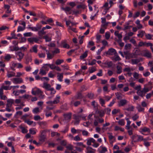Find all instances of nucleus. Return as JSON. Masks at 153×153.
Returning <instances> with one entry per match:
<instances>
[{
  "label": "nucleus",
  "mask_w": 153,
  "mask_h": 153,
  "mask_svg": "<svg viewBox=\"0 0 153 153\" xmlns=\"http://www.w3.org/2000/svg\"><path fill=\"white\" fill-rule=\"evenodd\" d=\"M45 65H48L49 66L50 68L51 69H55V67L56 66H55L54 64H46Z\"/></svg>",
  "instance_id": "51"
},
{
  "label": "nucleus",
  "mask_w": 153,
  "mask_h": 153,
  "mask_svg": "<svg viewBox=\"0 0 153 153\" xmlns=\"http://www.w3.org/2000/svg\"><path fill=\"white\" fill-rule=\"evenodd\" d=\"M114 35L115 36L117 37L118 38V39L117 41H122V36L121 34L119 33V31H115L114 32Z\"/></svg>",
  "instance_id": "6"
},
{
  "label": "nucleus",
  "mask_w": 153,
  "mask_h": 153,
  "mask_svg": "<svg viewBox=\"0 0 153 153\" xmlns=\"http://www.w3.org/2000/svg\"><path fill=\"white\" fill-rule=\"evenodd\" d=\"M131 47V45L130 44H126L125 46V49L127 50L130 49Z\"/></svg>",
  "instance_id": "43"
},
{
  "label": "nucleus",
  "mask_w": 153,
  "mask_h": 153,
  "mask_svg": "<svg viewBox=\"0 0 153 153\" xmlns=\"http://www.w3.org/2000/svg\"><path fill=\"white\" fill-rule=\"evenodd\" d=\"M116 68L117 70V74H120L122 72L121 70L122 69V67H121L120 66L117 65Z\"/></svg>",
  "instance_id": "26"
},
{
  "label": "nucleus",
  "mask_w": 153,
  "mask_h": 153,
  "mask_svg": "<svg viewBox=\"0 0 153 153\" xmlns=\"http://www.w3.org/2000/svg\"><path fill=\"white\" fill-rule=\"evenodd\" d=\"M46 33L44 31H43L41 30L38 32V34L39 36V39H42L43 38V35L46 34Z\"/></svg>",
  "instance_id": "12"
},
{
  "label": "nucleus",
  "mask_w": 153,
  "mask_h": 153,
  "mask_svg": "<svg viewBox=\"0 0 153 153\" xmlns=\"http://www.w3.org/2000/svg\"><path fill=\"white\" fill-rule=\"evenodd\" d=\"M140 60L138 59H132L131 60V62L133 64H137L140 62Z\"/></svg>",
  "instance_id": "21"
},
{
  "label": "nucleus",
  "mask_w": 153,
  "mask_h": 153,
  "mask_svg": "<svg viewBox=\"0 0 153 153\" xmlns=\"http://www.w3.org/2000/svg\"><path fill=\"white\" fill-rule=\"evenodd\" d=\"M45 112H46L45 116L46 117H48L51 116L52 113L51 111L48 112L46 110H45Z\"/></svg>",
  "instance_id": "41"
},
{
  "label": "nucleus",
  "mask_w": 153,
  "mask_h": 153,
  "mask_svg": "<svg viewBox=\"0 0 153 153\" xmlns=\"http://www.w3.org/2000/svg\"><path fill=\"white\" fill-rule=\"evenodd\" d=\"M120 111V109H114L112 111V114H115Z\"/></svg>",
  "instance_id": "53"
},
{
  "label": "nucleus",
  "mask_w": 153,
  "mask_h": 153,
  "mask_svg": "<svg viewBox=\"0 0 153 153\" xmlns=\"http://www.w3.org/2000/svg\"><path fill=\"white\" fill-rule=\"evenodd\" d=\"M86 149L87 153H94V152L93 151V149L92 148L88 146L87 148Z\"/></svg>",
  "instance_id": "25"
},
{
  "label": "nucleus",
  "mask_w": 153,
  "mask_h": 153,
  "mask_svg": "<svg viewBox=\"0 0 153 153\" xmlns=\"http://www.w3.org/2000/svg\"><path fill=\"white\" fill-rule=\"evenodd\" d=\"M139 74L135 72L133 74L134 78L136 79H138L139 78Z\"/></svg>",
  "instance_id": "57"
},
{
  "label": "nucleus",
  "mask_w": 153,
  "mask_h": 153,
  "mask_svg": "<svg viewBox=\"0 0 153 153\" xmlns=\"http://www.w3.org/2000/svg\"><path fill=\"white\" fill-rule=\"evenodd\" d=\"M98 113L99 114L100 117H102L104 115L105 112L103 110L99 111H98Z\"/></svg>",
  "instance_id": "33"
},
{
  "label": "nucleus",
  "mask_w": 153,
  "mask_h": 153,
  "mask_svg": "<svg viewBox=\"0 0 153 153\" xmlns=\"http://www.w3.org/2000/svg\"><path fill=\"white\" fill-rule=\"evenodd\" d=\"M25 122L27 123L29 125H31L33 123V122L32 121H30L29 120H25Z\"/></svg>",
  "instance_id": "60"
},
{
  "label": "nucleus",
  "mask_w": 153,
  "mask_h": 153,
  "mask_svg": "<svg viewBox=\"0 0 153 153\" xmlns=\"http://www.w3.org/2000/svg\"><path fill=\"white\" fill-rule=\"evenodd\" d=\"M60 98V96H57L55 98V99L53 101V103L54 104H56L59 102V99Z\"/></svg>",
  "instance_id": "30"
},
{
  "label": "nucleus",
  "mask_w": 153,
  "mask_h": 153,
  "mask_svg": "<svg viewBox=\"0 0 153 153\" xmlns=\"http://www.w3.org/2000/svg\"><path fill=\"white\" fill-rule=\"evenodd\" d=\"M62 9L64 10L66 13H67V12H69V14L71 13V9L69 7H66L65 8L62 7Z\"/></svg>",
  "instance_id": "13"
},
{
  "label": "nucleus",
  "mask_w": 153,
  "mask_h": 153,
  "mask_svg": "<svg viewBox=\"0 0 153 153\" xmlns=\"http://www.w3.org/2000/svg\"><path fill=\"white\" fill-rule=\"evenodd\" d=\"M86 6L85 4L81 3L80 4L78 5L77 6V8L78 9L82 8L83 9H85L86 8Z\"/></svg>",
  "instance_id": "23"
},
{
  "label": "nucleus",
  "mask_w": 153,
  "mask_h": 153,
  "mask_svg": "<svg viewBox=\"0 0 153 153\" xmlns=\"http://www.w3.org/2000/svg\"><path fill=\"white\" fill-rule=\"evenodd\" d=\"M88 55V51H85L84 53L80 56V59H83L86 58Z\"/></svg>",
  "instance_id": "20"
},
{
  "label": "nucleus",
  "mask_w": 153,
  "mask_h": 153,
  "mask_svg": "<svg viewBox=\"0 0 153 153\" xmlns=\"http://www.w3.org/2000/svg\"><path fill=\"white\" fill-rule=\"evenodd\" d=\"M96 60L94 59L91 62H89L88 63V65H93L96 64Z\"/></svg>",
  "instance_id": "45"
},
{
  "label": "nucleus",
  "mask_w": 153,
  "mask_h": 153,
  "mask_svg": "<svg viewBox=\"0 0 153 153\" xmlns=\"http://www.w3.org/2000/svg\"><path fill=\"white\" fill-rule=\"evenodd\" d=\"M7 76L8 78L15 76V73L13 72H12L11 73L8 72L7 73Z\"/></svg>",
  "instance_id": "24"
},
{
  "label": "nucleus",
  "mask_w": 153,
  "mask_h": 153,
  "mask_svg": "<svg viewBox=\"0 0 153 153\" xmlns=\"http://www.w3.org/2000/svg\"><path fill=\"white\" fill-rule=\"evenodd\" d=\"M25 28V27H23L21 26H19L18 28L17 32L23 31Z\"/></svg>",
  "instance_id": "54"
},
{
  "label": "nucleus",
  "mask_w": 153,
  "mask_h": 153,
  "mask_svg": "<svg viewBox=\"0 0 153 153\" xmlns=\"http://www.w3.org/2000/svg\"><path fill=\"white\" fill-rule=\"evenodd\" d=\"M100 102L102 106H103L105 104V101L102 98H100Z\"/></svg>",
  "instance_id": "63"
},
{
  "label": "nucleus",
  "mask_w": 153,
  "mask_h": 153,
  "mask_svg": "<svg viewBox=\"0 0 153 153\" xmlns=\"http://www.w3.org/2000/svg\"><path fill=\"white\" fill-rule=\"evenodd\" d=\"M138 142L143 140L144 141H146V140L145 139H143V136L138 135Z\"/></svg>",
  "instance_id": "32"
},
{
  "label": "nucleus",
  "mask_w": 153,
  "mask_h": 153,
  "mask_svg": "<svg viewBox=\"0 0 153 153\" xmlns=\"http://www.w3.org/2000/svg\"><path fill=\"white\" fill-rule=\"evenodd\" d=\"M96 71V68L95 67H92L89 71V73H92Z\"/></svg>",
  "instance_id": "50"
},
{
  "label": "nucleus",
  "mask_w": 153,
  "mask_h": 153,
  "mask_svg": "<svg viewBox=\"0 0 153 153\" xmlns=\"http://www.w3.org/2000/svg\"><path fill=\"white\" fill-rule=\"evenodd\" d=\"M118 123L121 126H124L125 125V121L124 119H122L120 120Z\"/></svg>",
  "instance_id": "40"
},
{
  "label": "nucleus",
  "mask_w": 153,
  "mask_h": 153,
  "mask_svg": "<svg viewBox=\"0 0 153 153\" xmlns=\"http://www.w3.org/2000/svg\"><path fill=\"white\" fill-rule=\"evenodd\" d=\"M73 116L74 117V119L76 120H79V119L81 117L80 116L76 114H74Z\"/></svg>",
  "instance_id": "46"
},
{
  "label": "nucleus",
  "mask_w": 153,
  "mask_h": 153,
  "mask_svg": "<svg viewBox=\"0 0 153 153\" xmlns=\"http://www.w3.org/2000/svg\"><path fill=\"white\" fill-rule=\"evenodd\" d=\"M14 103V100L12 99H9L7 100V103L6 105V106L7 107H11L12 104Z\"/></svg>",
  "instance_id": "4"
},
{
  "label": "nucleus",
  "mask_w": 153,
  "mask_h": 153,
  "mask_svg": "<svg viewBox=\"0 0 153 153\" xmlns=\"http://www.w3.org/2000/svg\"><path fill=\"white\" fill-rule=\"evenodd\" d=\"M16 54L19 57H21V58H23L24 55V53L21 52H18L16 53Z\"/></svg>",
  "instance_id": "35"
},
{
  "label": "nucleus",
  "mask_w": 153,
  "mask_h": 153,
  "mask_svg": "<svg viewBox=\"0 0 153 153\" xmlns=\"http://www.w3.org/2000/svg\"><path fill=\"white\" fill-rule=\"evenodd\" d=\"M137 93L139 96L141 97H143L145 95V94L144 93L142 90H139L138 91H137Z\"/></svg>",
  "instance_id": "15"
},
{
  "label": "nucleus",
  "mask_w": 153,
  "mask_h": 153,
  "mask_svg": "<svg viewBox=\"0 0 153 153\" xmlns=\"http://www.w3.org/2000/svg\"><path fill=\"white\" fill-rule=\"evenodd\" d=\"M4 8L5 9H7L6 13H10L11 12V10L10 9V6L9 5H4Z\"/></svg>",
  "instance_id": "14"
},
{
  "label": "nucleus",
  "mask_w": 153,
  "mask_h": 153,
  "mask_svg": "<svg viewBox=\"0 0 153 153\" xmlns=\"http://www.w3.org/2000/svg\"><path fill=\"white\" fill-rule=\"evenodd\" d=\"M47 130H42L40 131L41 135L40 137L39 140L43 142L45 141V133L47 131Z\"/></svg>",
  "instance_id": "1"
},
{
  "label": "nucleus",
  "mask_w": 153,
  "mask_h": 153,
  "mask_svg": "<svg viewBox=\"0 0 153 153\" xmlns=\"http://www.w3.org/2000/svg\"><path fill=\"white\" fill-rule=\"evenodd\" d=\"M71 93V91H65L62 93V94L64 96L65 95H69Z\"/></svg>",
  "instance_id": "47"
},
{
  "label": "nucleus",
  "mask_w": 153,
  "mask_h": 153,
  "mask_svg": "<svg viewBox=\"0 0 153 153\" xmlns=\"http://www.w3.org/2000/svg\"><path fill=\"white\" fill-rule=\"evenodd\" d=\"M32 59L30 57H28L26 59V61L25 62V63L26 64H28L29 62H31V61Z\"/></svg>",
  "instance_id": "58"
},
{
  "label": "nucleus",
  "mask_w": 153,
  "mask_h": 153,
  "mask_svg": "<svg viewBox=\"0 0 153 153\" xmlns=\"http://www.w3.org/2000/svg\"><path fill=\"white\" fill-rule=\"evenodd\" d=\"M115 56H116L115 58H112V60H115V61H120L121 60L120 58L118 55H117V53L116 54V55Z\"/></svg>",
  "instance_id": "29"
},
{
  "label": "nucleus",
  "mask_w": 153,
  "mask_h": 153,
  "mask_svg": "<svg viewBox=\"0 0 153 153\" xmlns=\"http://www.w3.org/2000/svg\"><path fill=\"white\" fill-rule=\"evenodd\" d=\"M66 148L72 151L73 149V146L71 144H69L67 146Z\"/></svg>",
  "instance_id": "56"
},
{
  "label": "nucleus",
  "mask_w": 153,
  "mask_h": 153,
  "mask_svg": "<svg viewBox=\"0 0 153 153\" xmlns=\"http://www.w3.org/2000/svg\"><path fill=\"white\" fill-rule=\"evenodd\" d=\"M20 128L22 129V132L23 133H26L27 132V130L23 127H20Z\"/></svg>",
  "instance_id": "44"
},
{
  "label": "nucleus",
  "mask_w": 153,
  "mask_h": 153,
  "mask_svg": "<svg viewBox=\"0 0 153 153\" xmlns=\"http://www.w3.org/2000/svg\"><path fill=\"white\" fill-rule=\"evenodd\" d=\"M107 149L106 147H102V150L100 152V153H105V152L107 151Z\"/></svg>",
  "instance_id": "64"
},
{
  "label": "nucleus",
  "mask_w": 153,
  "mask_h": 153,
  "mask_svg": "<svg viewBox=\"0 0 153 153\" xmlns=\"http://www.w3.org/2000/svg\"><path fill=\"white\" fill-rule=\"evenodd\" d=\"M13 82L16 84L21 83L23 82V80L21 78H15L13 79Z\"/></svg>",
  "instance_id": "5"
},
{
  "label": "nucleus",
  "mask_w": 153,
  "mask_h": 153,
  "mask_svg": "<svg viewBox=\"0 0 153 153\" xmlns=\"http://www.w3.org/2000/svg\"><path fill=\"white\" fill-rule=\"evenodd\" d=\"M28 41L30 43H33V42H37L39 41V39L36 38H29L27 39Z\"/></svg>",
  "instance_id": "8"
},
{
  "label": "nucleus",
  "mask_w": 153,
  "mask_h": 153,
  "mask_svg": "<svg viewBox=\"0 0 153 153\" xmlns=\"http://www.w3.org/2000/svg\"><path fill=\"white\" fill-rule=\"evenodd\" d=\"M34 119L35 120L37 121L39 120H42V118L39 115L35 116L34 117Z\"/></svg>",
  "instance_id": "42"
},
{
  "label": "nucleus",
  "mask_w": 153,
  "mask_h": 153,
  "mask_svg": "<svg viewBox=\"0 0 153 153\" xmlns=\"http://www.w3.org/2000/svg\"><path fill=\"white\" fill-rule=\"evenodd\" d=\"M137 49L135 50L134 53H133V56H132V58H136L137 56L139 55V53H138L139 51L137 49V48H136Z\"/></svg>",
  "instance_id": "27"
},
{
  "label": "nucleus",
  "mask_w": 153,
  "mask_h": 153,
  "mask_svg": "<svg viewBox=\"0 0 153 153\" xmlns=\"http://www.w3.org/2000/svg\"><path fill=\"white\" fill-rule=\"evenodd\" d=\"M134 109V106H132L128 108H126L125 109L127 111H133Z\"/></svg>",
  "instance_id": "59"
},
{
  "label": "nucleus",
  "mask_w": 153,
  "mask_h": 153,
  "mask_svg": "<svg viewBox=\"0 0 153 153\" xmlns=\"http://www.w3.org/2000/svg\"><path fill=\"white\" fill-rule=\"evenodd\" d=\"M11 35L12 37H13L14 39H17L18 38L16 36V34L15 33V30H13L11 33Z\"/></svg>",
  "instance_id": "37"
},
{
  "label": "nucleus",
  "mask_w": 153,
  "mask_h": 153,
  "mask_svg": "<svg viewBox=\"0 0 153 153\" xmlns=\"http://www.w3.org/2000/svg\"><path fill=\"white\" fill-rule=\"evenodd\" d=\"M138 135L134 134L131 137L132 140V142H138Z\"/></svg>",
  "instance_id": "11"
},
{
  "label": "nucleus",
  "mask_w": 153,
  "mask_h": 153,
  "mask_svg": "<svg viewBox=\"0 0 153 153\" xmlns=\"http://www.w3.org/2000/svg\"><path fill=\"white\" fill-rule=\"evenodd\" d=\"M38 55L40 58H44L45 56V53H39Z\"/></svg>",
  "instance_id": "61"
},
{
  "label": "nucleus",
  "mask_w": 153,
  "mask_h": 153,
  "mask_svg": "<svg viewBox=\"0 0 153 153\" xmlns=\"http://www.w3.org/2000/svg\"><path fill=\"white\" fill-rule=\"evenodd\" d=\"M130 42L133 44L135 46H137L136 41L135 39H131L130 40Z\"/></svg>",
  "instance_id": "62"
},
{
  "label": "nucleus",
  "mask_w": 153,
  "mask_h": 153,
  "mask_svg": "<svg viewBox=\"0 0 153 153\" xmlns=\"http://www.w3.org/2000/svg\"><path fill=\"white\" fill-rule=\"evenodd\" d=\"M43 38L45 39L46 42H50L51 40V39L50 37H49L47 35H45L43 37Z\"/></svg>",
  "instance_id": "28"
},
{
  "label": "nucleus",
  "mask_w": 153,
  "mask_h": 153,
  "mask_svg": "<svg viewBox=\"0 0 153 153\" xmlns=\"http://www.w3.org/2000/svg\"><path fill=\"white\" fill-rule=\"evenodd\" d=\"M127 102V101L126 100H121L118 103V105L119 106H123L126 105Z\"/></svg>",
  "instance_id": "9"
},
{
  "label": "nucleus",
  "mask_w": 153,
  "mask_h": 153,
  "mask_svg": "<svg viewBox=\"0 0 153 153\" xmlns=\"http://www.w3.org/2000/svg\"><path fill=\"white\" fill-rule=\"evenodd\" d=\"M47 57L48 59H52L53 56V55L50 53L49 52L47 53Z\"/></svg>",
  "instance_id": "48"
},
{
  "label": "nucleus",
  "mask_w": 153,
  "mask_h": 153,
  "mask_svg": "<svg viewBox=\"0 0 153 153\" xmlns=\"http://www.w3.org/2000/svg\"><path fill=\"white\" fill-rule=\"evenodd\" d=\"M11 88H9V86H2L1 88H0V89H2L3 92V89L7 90L8 89H10Z\"/></svg>",
  "instance_id": "36"
},
{
  "label": "nucleus",
  "mask_w": 153,
  "mask_h": 153,
  "mask_svg": "<svg viewBox=\"0 0 153 153\" xmlns=\"http://www.w3.org/2000/svg\"><path fill=\"white\" fill-rule=\"evenodd\" d=\"M63 116L64 117L65 120L69 121L71 118V113H70L67 114H64Z\"/></svg>",
  "instance_id": "3"
},
{
  "label": "nucleus",
  "mask_w": 153,
  "mask_h": 153,
  "mask_svg": "<svg viewBox=\"0 0 153 153\" xmlns=\"http://www.w3.org/2000/svg\"><path fill=\"white\" fill-rule=\"evenodd\" d=\"M38 124L40 126L45 127L47 125V123L45 121H40L38 123Z\"/></svg>",
  "instance_id": "19"
},
{
  "label": "nucleus",
  "mask_w": 153,
  "mask_h": 153,
  "mask_svg": "<svg viewBox=\"0 0 153 153\" xmlns=\"http://www.w3.org/2000/svg\"><path fill=\"white\" fill-rule=\"evenodd\" d=\"M83 97L82 94L80 92H78L77 93V95L75 97L76 100L81 99L83 98Z\"/></svg>",
  "instance_id": "17"
},
{
  "label": "nucleus",
  "mask_w": 153,
  "mask_h": 153,
  "mask_svg": "<svg viewBox=\"0 0 153 153\" xmlns=\"http://www.w3.org/2000/svg\"><path fill=\"white\" fill-rule=\"evenodd\" d=\"M106 55H116V54H117L116 50L114 48H111L109 49L108 51L105 52Z\"/></svg>",
  "instance_id": "2"
},
{
  "label": "nucleus",
  "mask_w": 153,
  "mask_h": 153,
  "mask_svg": "<svg viewBox=\"0 0 153 153\" xmlns=\"http://www.w3.org/2000/svg\"><path fill=\"white\" fill-rule=\"evenodd\" d=\"M3 92L2 89H0V97L1 99L5 100L7 97L5 95H3Z\"/></svg>",
  "instance_id": "16"
},
{
  "label": "nucleus",
  "mask_w": 153,
  "mask_h": 153,
  "mask_svg": "<svg viewBox=\"0 0 153 153\" xmlns=\"http://www.w3.org/2000/svg\"><path fill=\"white\" fill-rule=\"evenodd\" d=\"M87 96L88 98L90 99H92L94 96V94L91 93H88Z\"/></svg>",
  "instance_id": "39"
},
{
  "label": "nucleus",
  "mask_w": 153,
  "mask_h": 153,
  "mask_svg": "<svg viewBox=\"0 0 153 153\" xmlns=\"http://www.w3.org/2000/svg\"><path fill=\"white\" fill-rule=\"evenodd\" d=\"M58 74H59V75H58L57 76V77H58V80L62 82V79L63 78V73H62L60 74L59 73H58Z\"/></svg>",
  "instance_id": "18"
},
{
  "label": "nucleus",
  "mask_w": 153,
  "mask_h": 153,
  "mask_svg": "<svg viewBox=\"0 0 153 153\" xmlns=\"http://www.w3.org/2000/svg\"><path fill=\"white\" fill-rule=\"evenodd\" d=\"M33 113L37 114L39 112V108H36L33 110Z\"/></svg>",
  "instance_id": "52"
},
{
  "label": "nucleus",
  "mask_w": 153,
  "mask_h": 153,
  "mask_svg": "<svg viewBox=\"0 0 153 153\" xmlns=\"http://www.w3.org/2000/svg\"><path fill=\"white\" fill-rule=\"evenodd\" d=\"M144 56L149 58H151L152 56V54L149 51L146 50L145 51Z\"/></svg>",
  "instance_id": "10"
},
{
  "label": "nucleus",
  "mask_w": 153,
  "mask_h": 153,
  "mask_svg": "<svg viewBox=\"0 0 153 153\" xmlns=\"http://www.w3.org/2000/svg\"><path fill=\"white\" fill-rule=\"evenodd\" d=\"M124 28L123 29V30H125L127 29H130L132 27L131 26H126L125 25H124Z\"/></svg>",
  "instance_id": "55"
},
{
  "label": "nucleus",
  "mask_w": 153,
  "mask_h": 153,
  "mask_svg": "<svg viewBox=\"0 0 153 153\" xmlns=\"http://www.w3.org/2000/svg\"><path fill=\"white\" fill-rule=\"evenodd\" d=\"M138 111L139 112L141 111H144V108L142 107L141 106L139 105H137V106L136 107Z\"/></svg>",
  "instance_id": "22"
},
{
  "label": "nucleus",
  "mask_w": 153,
  "mask_h": 153,
  "mask_svg": "<svg viewBox=\"0 0 153 153\" xmlns=\"http://www.w3.org/2000/svg\"><path fill=\"white\" fill-rule=\"evenodd\" d=\"M33 33L31 32L26 33L24 34V36L25 37H29L32 36Z\"/></svg>",
  "instance_id": "38"
},
{
  "label": "nucleus",
  "mask_w": 153,
  "mask_h": 153,
  "mask_svg": "<svg viewBox=\"0 0 153 153\" xmlns=\"http://www.w3.org/2000/svg\"><path fill=\"white\" fill-rule=\"evenodd\" d=\"M11 58V57L10 55L9 54L6 55L4 57L5 60L7 61H9Z\"/></svg>",
  "instance_id": "31"
},
{
  "label": "nucleus",
  "mask_w": 153,
  "mask_h": 153,
  "mask_svg": "<svg viewBox=\"0 0 153 153\" xmlns=\"http://www.w3.org/2000/svg\"><path fill=\"white\" fill-rule=\"evenodd\" d=\"M63 62L64 60L63 59H58L56 61L55 63L57 65H59L62 63Z\"/></svg>",
  "instance_id": "34"
},
{
  "label": "nucleus",
  "mask_w": 153,
  "mask_h": 153,
  "mask_svg": "<svg viewBox=\"0 0 153 153\" xmlns=\"http://www.w3.org/2000/svg\"><path fill=\"white\" fill-rule=\"evenodd\" d=\"M145 33V32L143 31H141L140 32V33L137 34L138 36H140L141 38H142L144 36V35Z\"/></svg>",
  "instance_id": "49"
},
{
  "label": "nucleus",
  "mask_w": 153,
  "mask_h": 153,
  "mask_svg": "<svg viewBox=\"0 0 153 153\" xmlns=\"http://www.w3.org/2000/svg\"><path fill=\"white\" fill-rule=\"evenodd\" d=\"M43 87L47 91H50L51 88V85L46 82H44L43 83Z\"/></svg>",
  "instance_id": "7"
}]
</instances>
